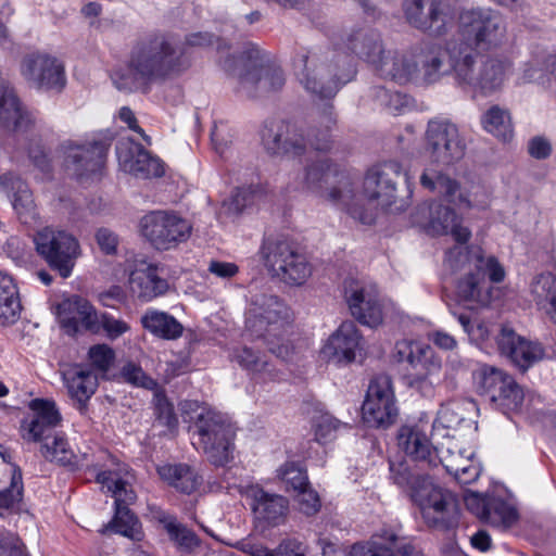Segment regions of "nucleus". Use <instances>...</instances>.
I'll return each mask as SVG.
<instances>
[{"label": "nucleus", "instance_id": "nucleus-52", "mask_svg": "<svg viewBox=\"0 0 556 556\" xmlns=\"http://www.w3.org/2000/svg\"><path fill=\"white\" fill-rule=\"evenodd\" d=\"M121 375L126 382L135 387L151 391L159 389L157 381L148 376L143 369L135 363L129 362L125 364L121 370Z\"/></svg>", "mask_w": 556, "mask_h": 556}, {"label": "nucleus", "instance_id": "nucleus-47", "mask_svg": "<svg viewBox=\"0 0 556 556\" xmlns=\"http://www.w3.org/2000/svg\"><path fill=\"white\" fill-rule=\"evenodd\" d=\"M517 519L516 510L504 500L491 496L484 522L492 526H509Z\"/></svg>", "mask_w": 556, "mask_h": 556}, {"label": "nucleus", "instance_id": "nucleus-32", "mask_svg": "<svg viewBox=\"0 0 556 556\" xmlns=\"http://www.w3.org/2000/svg\"><path fill=\"white\" fill-rule=\"evenodd\" d=\"M60 323L68 334L86 330L92 333L100 331V320L96 308L79 295H72L58 306Z\"/></svg>", "mask_w": 556, "mask_h": 556}, {"label": "nucleus", "instance_id": "nucleus-31", "mask_svg": "<svg viewBox=\"0 0 556 556\" xmlns=\"http://www.w3.org/2000/svg\"><path fill=\"white\" fill-rule=\"evenodd\" d=\"M119 168L138 178L161 177L164 166L160 159L152 156L140 144L121 140L116 144Z\"/></svg>", "mask_w": 556, "mask_h": 556}, {"label": "nucleus", "instance_id": "nucleus-16", "mask_svg": "<svg viewBox=\"0 0 556 556\" xmlns=\"http://www.w3.org/2000/svg\"><path fill=\"white\" fill-rule=\"evenodd\" d=\"M426 149L432 161L443 166H451L460 161L466 151V143L456 124L447 118L435 117L427 125Z\"/></svg>", "mask_w": 556, "mask_h": 556}, {"label": "nucleus", "instance_id": "nucleus-46", "mask_svg": "<svg viewBox=\"0 0 556 556\" xmlns=\"http://www.w3.org/2000/svg\"><path fill=\"white\" fill-rule=\"evenodd\" d=\"M371 94L380 106L393 115L404 113L410 105V99L406 94L392 92L384 87H374Z\"/></svg>", "mask_w": 556, "mask_h": 556}, {"label": "nucleus", "instance_id": "nucleus-48", "mask_svg": "<svg viewBox=\"0 0 556 556\" xmlns=\"http://www.w3.org/2000/svg\"><path fill=\"white\" fill-rule=\"evenodd\" d=\"M473 453L471 451L463 450L458 447L456 443L442 451L441 455H438V464H442L446 471L453 476L464 469V466H469L472 462Z\"/></svg>", "mask_w": 556, "mask_h": 556}, {"label": "nucleus", "instance_id": "nucleus-25", "mask_svg": "<svg viewBox=\"0 0 556 556\" xmlns=\"http://www.w3.org/2000/svg\"><path fill=\"white\" fill-rule=\"evenodd\" d=\"M420 185L429 191L437 192L446 201L465 207L486 205V193L481 186L472 187V191L465 193L458 182L441 170L428 167L420 176Z\"/></svg>", "mask_w": 556, "mask_h": 556}, {"label": "nucleus", "instance_id": "nucleus-3", "mask_svg": "<svg viewBox=\"0 0 556 556\" xmlns=\"http://www.w3.org/2000/svg\"><path fill=\"white\" fill-rule=\"evenodd\" d=\"M390 478L420 507L429 527L451 530L458 525L460 513L456 497L435 484L428 473L413 468L407 460H390Z\"/></svg>", "mask_w": 556, "mask_h": 556}, {"label": "nucleus", "instance_id": "nucleus-7", "mask_svg": "<svg viewBox=\"0 0 556 556\" xmlns=\"http://www.w3.org/2000/svg\"><path fill=\"white\" fill-rule=\"evenodd\" d=\"M293 66L299 84L307 93L320 100L332 99L355 75L349 55L333 51L325 56L303 51L295 56Z\"/></svg>", "mask_w": 556, "mask_h": 556}, {"label": "nucleus", "instance_id": "nucleus-21", "mask_svg": "<svg viewBox=\"0 0 556 556\" xmlns=\"http://www.w3.org/2000/svg\"><path fill=\"white\" fill-rule=\"evenodd\" d=\"M416 222L432 236L451 235L458 243H466L471 231L463 226L462 218L450 206L443 205L438 201H431L418 206L416 212Z\"/></svg>", "mask_w": 556, "mask_h": 556}, {"label": "nucleus", "instance_id": "nucleus-51", "mask_svg": "<svg viewBox=\"0 0 556 556\" xmlns=\"http://www.w3.org/2000/svg\"><path fill=\"white\" fill-rule=\"evenodd\" d=\"M278 478L286 483L287 491L295 493L309 485L306 471L299 467L295 463L289 462L283 464L277 470Z\"/></svg>", "mask_w": 556, "mask_h": 556}, {"label": "nucleus", "instance_id": "nucleus-2", "mask_svg": "<svg viewBox=\"0 0 556 556\" xmlns=\"http://www.w3.org/2000/svg\"><path fill=\"white\" fill-rule=\"evenodd\" d=\"M188 62L178 45L165 35L139 42L131 51L128 66L113 72L114 86L125 92L149 91L153 83L184 72Z\"/></svg>", "mask_w": 556, "mask_h": 556}, {"label": "nucleus", "instance_id": "nucleus-29", "mask_svg": "<svg viewBox=\"0 0 556 556\" xmlns=\"http://www.w3.org/2000/svg\"><path fill=\"white\" fill-rule=\"evenodd\" d=\"M244 495L250 501L258 527H277L285 522L289 511L287 497L267 492L258 484L248 485Z\"/></svg>", "mask_w": 556, "mask_h": 556}, {"label": "nucleus", "instance_id": "nucleus-57", "mask_svg": "<svg viewBox=\"0 0 556 556\" xmlns=\"http://www.w3.org/2000/svg\"><path fill=\"white\" fill-rule=\"evenodd\" d=\"M155 414L157 420L169 429L177 426V417L174 413L172 404L167 401L165 395L157 390L154 393Z\"/></svg>", "mask_w": 556, "mask_h": 556}, {"label": "nucleus", "instance_id": "nucleus-6", "mask_svg": "<svg viewBox=\"0 0 556 556\" xmlns=\"http://www.w3.org/2000/svg\"><path fill=\"white\" fill-rule=\"evenodd\" d=\"M447 76L463 88H470L483 94L500 90L511 73L507 60L489 58L478 60L475 49L456 39L448 41Z\"/></svg>", "mask_w": 556, "mask_h": 556}, {"label": "nucleus", "instance_id": "nucleus-27", "mask_svg": "<svg viewBox=\"0 0 556 556\" xmlns=\"http://www.w3.org/2000/svg\"><path fill=\"white\" fill-rule=\"evenodd\" d=\"M345 300L352 316L361 324L377 327L383 320V305L375 286L350 281L344 288Z\"/></svg>", "mask_w": 556, "mask_h": 556}, {"label": "nucleus", "instance_id": "nucleus-24", "mask_svg": "<svg viewBox=\"0 0 556 556\" xmlns=\"http://www.w3.org/2000/svg\"><path fill=\"white\" fill-rule=\"evenodd\" d=\"M111 141V137L100 136L83 144L67 142L64 146L66 166L79 178L98 174L104 165Z\"/></svg>", "mask_w": 556, "mask_h": 556}, {"label": "nucleus", "instance_id": "nucleus-34", "mask_svg": "<svg viewBox=\"0 0 556 556\" xmlns=\"http://www.w3.org/2000/svg\"><path fill=\"white\" fill-rule=\"evenodd\" d=\"M399 447L422 467L438 465V451L418 426H402L397 432Z\"/></svg>", "mask_w": 556, "mask_h": 556}, {"label": "nucleus", "instance_id": "nucleus-23", "mask_svg": "<svg viewBox=\"0 0 556 556\" xmlns=\"http://www.w3.org/2000/svg\"><path fill=\"white\" fill-rule=\"evenodd\" d=\"M413 540L402 534L400 527H383L369 540L352 545L350 556H417Z\"/></svg>", "mask_w": 556, "mask_h": 556}, {"label": "nucleus", "instance_id": "nucleus-8", "mask_svg": "<svg viewBox=\"0 0 556 556\" xmlns=\"http://www.w3.org/2000/svg\"><path fill=\"white\" fill-rule=\"evenodd\" d=\"M303 188L323 198L331 204L346 211V213L364 225L374 223V213L366 208L359 212L352 179L338 174L334 164L329 159H321L308 164L305 168Z\"/></svg>", "mask_w": 556, "mask_h": 556}, {"label": "nucleus", "instance_id": "nucleus-36", "mask_svg": "<svg viewBox=\"0 0 556 556\" xmlns=\"http://www.w3.org/2000/svg\"><path fill=\"white\" fill-rule=\"evenodd\" d=\"M0 185L12 191V205L21 223L37 224L39 213L28 186L12 173L0 175Z\"/></svg>", "mask_w": 556, "mask_h": 556}, {"label": "nucleus", "instance_id": "nucleus-35", "mask_svg": "<svg viewBox=\"0 0 556 556\" xmlns=\"http://www.w3.org/2000/svg\"><path fill=\"white\" fill-rule=\"evenodd\" d=\"M35 122L34 113L22 105L9 81L0 77V124L13 130H26Z\"/></svg>", "mask_w": 556, "mask_h": 556}, {"label": "nucleus", "instance_id": "nucleus-45", "mask_svg": "<svg viewBox=\"0 0 556 556\" xmlns=\"http://www.w3.org/2000/svg\"><path fill=\"white\" fill-rule=\"evenodd\" d=\"M41 455L49 462H54L62 466H75V455L68 447L66 439L58 433L50 441L40 446Z\"/></svg>", "mask_w": 556, "mask_h": 556}, {"label": "nucleus", "instance_id": "nucleus-39", "mask_svg": "<svg viewBox=\"0 0 556 556\" xmlns=\"http://www.w3.org/2000/svg\"><path fill=\"white\" fill-rule=\"evenodd\" d=\"M231 359L242 369L247 370L254 379L263 382L274 381L279 378L278 371L265 359L258 351L249 346H239L232 350Z\"/></svg>", "mask_w": 556, "mask_h": 556}, {"label": "nucleus", "instance_id": "nucleus-19", "mask_svg": "<svg viewBox=\"0 0 556 556\" xmlns=\"http://www.w3.org/2000/svg\"><path fill=\"white\" fill-rule=\"evenodd\" d=\"M464 33L472 37L476 48L491 49L500 46L506 36L503 16L489 8L465 10L459 16Z\"/></svg>", "mask_w": 556, "mask_h": 556}, {"label": "nucleus", "instance_id": "nucleus-22", "mask_svg": "<svg viewBox=\"0 0 556 556\" xmlns=\"http://www.w3.org/2000/svg\"><path fill=\"white\" fill-rule=\"evenodd\" d=\"M21 75L38 90L60 92L66 85L64 65L47 53L27 54L21 63Z\"/></svg>", "mask_w": 556, "mask_h": 556}, {"label": "nucleus", "instance_id": "nucleus-44", "mask_svg": "<svg viewBox=\"0 0 556 556\" xmlns=\"http://www.w3.org/2000/svg\"><path fill=\"white\" fill-rule=\"evenodd\" d=\"M513 377L505 371L489 365H482L475 372V380L480 391L486 394L490 400H493V395H496L500 391L503 392L508 380Z\"/></svg>", "mask_w": 556, "mask_h": 556}, {"label": "nucleus", "instance_id": "nucleus-43", "mask_svg": "<svg viewBox=\"0 0 556 556\" xmlns=\"http://www.w3.org/2000/svg\"><path fill=\"white\" fill-rule=\"evenodd\" d=\"M481 125L486 132L502 141H510L514 137L510 114L498 105H492L482 114Z\"/></svg>", "mask_w": 556, "mask_h": 556}, {"label": "nucleus", "instance_id": "nucleus-14", "mask_svg": "<svg viewBox=\"0 0 556 556\" xmlns=\"http://www.w3.org/2000/svg\"><path fill=\"white\" fill-rule=\"evenodd\" d=\"M141 236L160 251H168L186 242L192 226L189 220L172 211H153L146 214L139 224Z\"/></svg>", "mask_w": 556, "mask_h": 556}, {"label": "nucleus", "instance_id": "nucleus-30", "mask_svg": "<svg viewBox=\"0 0 556 556\" xmlns=\"http://www.w3.org/2000/svg\"><path fill=\"white\" fill-rule=\"evenodd\" d=\"M496 342L500 352L521 370H527L544 357V348L540 342L517 334L507 325L502 326Z\"/></svg>", "mask_w": 556, "mask_h": 556}, {"label": "nucleus", "instance_id": "nucleus-50", "mask_svg": "<svg viewBox=\"0 0 556 556\" xmlns=\"http://www.w3.org/2000/svg\"><path fill=\"white\" fill-rule=\"evenodd\" d=\"M261 197L262 192L255 186L239 187L232 192L231 197L224 202V206L227 207L230 213L238 214Z\"/></svg>", "mask_w": 556, "mask_h": 556}, {"label": "nucleus", "instance_id": "nucleus-42", "mask_svg": "<svg viewBox=\"0 0 556 556\" xmlns=\"http://www.w3.org/2000/svg\"><path fill=\"white\" fill-rule=\"evenodd\" d=\"M141 324L152 334L166 340L177 339L182 333V325L174 316L156 309H148Z\"/></svg>", "mask_w": 556, "mask_h": 556}, {"label": "nucleus", "instance_id": "nucleus-1", "mask_svg": "<svg viewBox=\"0 0 556 556\" xmlns=\"http://www.w3.org/2000/svg\"><path fill=\"white\" fill-rule=\"evenodd\" d=\"M351 48L380 76L399 85L430 86L447 76L448 41L445 45L421 42L406 51H386L378 35L358 34Z\"/></svg>", "mask_w": 556, "mask_h": 556}, {"label": "nucleus", "instance_id": "nucleus-20", "mask_svg": "<svg viewBox=\"0 0 556 556\" xmlns=\"http://www.w3.org/2000/svg\"><path fill=\"white\" fill-rule=\"evenodd\" d=\"M407 23L430 35H445L453 24V14L443 0H404Z\"/></svg>", "mask_w": 556, "mask_h": 556}, {"label": "nucleus", "instance_id": "nucleus-40", "mask_svg": "<svg viewBox=\"0 0 556 556\" xmlns=\"http://www.w3.org/2000/svg\"><path fill=\"white\" fill-rule=\"evenodd\" d=\"M157 472L169 485L186 494L194 492L203 481L193 468L185 464H166L160 466Z\"/></svg>", "mask_w": 556, "mask_h": 556}, {"label": "nucleus", "instance_id": "nucleus-4", "mask_svg": "<svg viewBox=\"0 0 556 556\" xmlns=\"http://www.w3.org/2000/svg\"><path fill=\"white\" fill-rule=\"evenodd\" d=\"M445 263L454 270L465 269L456 292L459 301L469 308L488 306L494 298L492 283H500L506 277L498 260L479 245L453 247L446 252Z\"/></svg>", "mask_w": 556, "mask_h": 556}, {"label": "nucleus", "instance_id": "nucleus-5", "mask_svg": "<svg viewBox=\"0 0 556 556\" xmlns=\"http://www.w3.org/2000/svg\"><path fill=\"white\" fill-rule=\"evenodd\" d=\"M319 123L323 128L311 127L306 135L295 123L270 118L261 128V142L270 155L300 156L307 147L317 152H328L331 149V127L336 124L333 106L327 102L319 111Z\"/></svg>", "mask_w": 556, "mask_h": 556}, {"label": "nucleus", "instance_id": "nucleus-26", "mask_svg": "<svg viewBox=\"0 0 556 556\" xmlns=\"http://www.w3.org/2000/svg\"><path fill=\"white\" fill-rule=\"evenodd\" d=\"M258 54L257 49L251 52L250 59L255 58V62L247 65L244 72L239 75V90L248 97H261L280 90L286 83L280 67L257 63Z\"/></svg>", "mask_w": 556, "mask_h": 556}, {"label": "nucleus", "instance_id": "nucleus-41", "mask_svg": "<svg viewBox=\"0 0 556 556\" xmlns=\"http://www.w3.org/2000/svg\"><path fill=\"white\" fill-rule=\"evenodd\" d=\"M530 291L538 307L554 318L556 316V275L552 273L536 275L530 283Z\"/></svg>", "mask_w": 556, "mask_h": 556}, {"label": "nucleus", "instance_id": "nucleus-60", "mask_svg": "<svg viewBox=\"0 0 556 556\" xmlns=\"http://www.w3.org/2000/svg\"><path fill=\"white\" fill-rule=\"evenodd\" d=\"M22 305L18 294L13 296L0 298V321L5 324H13L21 314Z\"/></svg>", "mask_w": 556, "mask_h": 556}, {"label": "nucleus", "instance_id": "nucleus-18", "mask_svg": "<svg viewBox=\"0 0 556 556\" xmlns=\"http://www.w3.org/2000/svg\"><path fill=\"white\" fill-rule=\"evenodd\" d=\"M399 408L392 380L388 375L374 377L362 406V418L371 428H388L396 421Z\"/></svg>", "mask_w": 556, "mask_h": 556}, {"label": "nucleus", "instance_id": "nucleus-33", "mask_svg": "<svg viewBox=\"0 0 556 556\" xmlns=\"http://www.w3.org/2000/svg\"><path fill=\"white\" fill-rule=\"evenodd\" d=\"M362 350V336L353 321H344L328 338L321 348L323 356L338 365H348L356 359Z\"/></svg>", "mask_w": 556, "mask_h": 556}, {"label": "nucleus", "instance_id": "nucleus-28", "mask_svg": "<svg viewBox=\"0 0 556 556\" xmlns=\"http://www.w3.org/2000/svg\"><path fill=\"white\" fill-rule=\"evenodd\" d=\"M29 408L33 414L23 420L22 435L27 441L42 445L59 433L55 428L61 424L62 416L51 400L35 399L30 401Z\"/></svg>", "mask_w": 556, "mask_h": 556}, {"label": "nucleus", "instance_id": "nucleus-17", "mask_svg": "<svg viewBox=\"0 0 556 556\" xmlns=\"http://www.w3.org/2000/svg\"><path fill=\"white\" fill-rule=\"evenodd\" d=\"M402 174V165L397 161H387L372 166L366 174L363 182V194H356L353 204L357 203L359 212L369 208L374 213L375 210L370 205H365L364 198L369 201H377L379 205L391 208L395 203L396 195V178Z\"/></svg>", "mask_w": 556, "mask_h": 556}, {"label": "nucleus", "instance_id": "nucleus-49", "mask_svg": "<svg viewBox=\"0 0 556 556\" xmlns=\"http://www.w3.org/2000/svg\"><path fill=\"white\" fill-rule=\"evenodd\" d=\"M546 54H536L529 62L525 63L519 80L526 83H548V66H546Z\"/></svg>", "mask_w": 556, "mask_h": 556}, {"label": "nucleus", "instance_id": "nucleus-13", "mask_svg": "<svg viewBox=\"0 0 556 556\" xmlns=\"http://www.w3.org/2000/svg\"><path fill=\"white\" fill-rule=\"evenodd\" d=\"M198 444L216 466H224L232 457L235 428L222 413L203 408L194 421Z\"/></svg>", "mask_w": 556, "mask_h": 556}, {"label": "nucleus", "instance_id": "nucleus-11", "mask_svg": "<svg viewBox=\"0 0 556 556\" xmlns=\"http://www.w3.org/2000/svg\"><path fill=\"white\" fill-rule=\"evenodd\" d=\"M260 255L268 274L287 285L302 286L312 275L306 256L287 239H265Z\"/></svg>", "mask_w": 556, "mask_h": 556}, {"label": "nucleus", "instance_id": "nucleus-59", "mask_svg": "<svg viewBox=\"0 0 556 556\" xmlns=\"http://www.w3.org/2000/svg\"><path fill=\"white\" fill-rule=\"evenodd\" d=\"M340 427H346V425L341 424L332 416L323 417L316 426L315 440L321 444L333 440Z\"/></svg>", "mask_w": 556, "mask_h": 556}, {"label": "nucleus", "instance_id": "nucleus-63", "mask_svg": "<svg viewBox=\"0 0 556 556\" xmlns=\"http://www.w3.org/2000/svg\"><path fill=\"white\" fill-rule=\"evenodd\" d=\"M0 556H27L20 540L10 532L0 531Z\"/></svg>", "mask_w": 556, "mask_h": 556}, {"label": "nucleus", "instance_id": "nucleus-37", "mask_svg": "<svg viewBox=\"0 0 556 556\" xmlns=\"http://www.w3.org/2000/svg\"><path fill=\"white\" fill-rule=\"evenodd\" d=\"M168 287L167 280L160 275L159 268L152 264H140L129 276L130 291L143 301H151L165 294Z\"/></svg>", "mask_w": 556, "mask_h": 556}, {"label": "nucleus", "instance_id": "nucleus-9", "mask_svg": "<svg viewBox=\"0 0 556 556\" xmlns=\"http://www.w3.org/2000/svg\"><path fill=\"white\" fill-rule=\"evenodd\" d=\"M289 308L276 295L257 296L249 307L245 317V329L251 337L263 338L269 351L283 361H292L294 346L280 338L289 324Z\"/></svg>", "mask_w": 556, "mask_h": 556}, {"label": "nucleus", "instance_id": "nucleus-64", "mask_svg": "<svg viewBox=\"0 0 556 556\" xmlns=\"http://www.w3.org/2000/svg\"><path fill=\"white\" fill-rule=\"evenodd\" d=\"M305 547L295 539H287L273 552V556H305Z\"/></svg>", "mask_w": 556, "mask_h": 556}, {"label": "nucleus", "instance_id": "nucleus-62", "mask_svg": "<svg viewBox=\"0 0 556 556\" xmlns=\"http://www.w3.org/2000/svg\"><path fill=\"white\" fill-rule=\"evenodd\" d=\"M100 329L103 328L110 339H116L129 330V326L122 319H116L109 314L99 317Z\"/></svg>", "mask_w": 556, "mask_h": 556}, {"label": "nucleus", "instance_id": "nucleus-55", "mask_svg": "<svg viewBox=\"0 0 556 556\" xmlns=\"http://www.w3.org/2000/svg\"><path fill=\"white\" fill-rule=\"evenodd\" d=\"M88 358L94 369L105 374L115 359V352L108 344H96L89 349Z\"/></svg>", "mask_w": 556, "mask_h": 556}, {"label": "nucleus", "instance_id": "nucleus-12", "mask_svg": "<svg viewBox=\"0 0 556 556\" xmlns=\"http://www.w3.org/2000/svg\"><path fill=\"white\" fill-rule=\"evenodd\" d=\"M393 356L397 363L407 364L409 387L429 395L440 380L442 369V361L432 348L417 341L402 340L396 342Z\"/></svg>", "mask_w": 556, "mask_h": 556}, {"label": "nucleus", "instance_id": "nucleus-56", "mask_svg": "<svg viewBox=\"0 0 556 556\" xmlns=\"http://www.w3.org/2000/svg\"><path fill=\"white\" fill-rule=\"evenodd\" d=\"M294 501L299 510L306 516H313L317 514L321 506L318 493L309 485L298 491L294 495Z\"/></svg>", "mask_w": 556, "mask_h": 556}, {"label": "nucleus", "instance_id": "nucleus-61", "mask_svg": "<svg viewBox=\"0 0 556 556\" xmlns=\"http://www.w3.org/2000/svg\"><path fill=\"white\" fill-rule=\"evenodd\" d=\"M490 498L491 496L482 495L477 492H467L464 495V502L467 509L482 521L485 517Z\"/></svg>", "mask_w": 556, "mask_h": 556}, {"label": "nucleus", "instance_id": "nucleus-10", "mask_svg": "<svg viewBox=\"0 0 556 556\" xmlns=\"http://www.w3.org/2000/svg\"><path fill=\"white\" fill-rule=\"evenodd\" d=\"M96 480L103 489L106 488L115 500L114 518L104 527L103 532L110 530L132 540H140L138 519L129 509V505L137 498L131 485L134 480L131 472L123 466L114 471L99 472Z\"/></svg>", "mask_w": 556, "mask_h": 556}, {"label": "nucleus", "instance_id": "nucleus-15", "mask_svg": "<svg viewBox=\"0 0 556 556\" xmlns=\"http://www.w3.org/2000/svg\"><path fill=\"white\" fill-rule=\"evenodd\" d=\"M34 242L37 253L59 271L61 277L71 276L79 244L74 236L64 230L46 227L36 232Z\"/></svg>", "mask_w": 556, "mask_h": 556}, {"label": "nucleus", "instance_id": "nucleus-58", "mask_svg": "<svg viewBox=\"0 0 556 556\" xmlns=\"http://www.w3.org/2000/svg\"><path fill=\"white\" fill-rule=\"evenodd\" d=\"M155 414L157 420L169 429L177 426V417L174 413L172 404L167 401L165 395L157 390L154 393Z\"/></svg>", "mask_w": 556, "mask_h": 556}, {"label": "nucleus", "instance_id": "nucleus-38", "mask_svg": "<svg viewBox=\"0 0 556 556\" xmlns=\"http://www.w3.org/2000/svg\"><path fill=\"white\" fill-rule=\"evenodd\" d=\"M63 377L70 397L75 402L77 409L84 413L87 402L98 388V376L92 369L75 366L64 372Z\"/></svg>", "mask_w": 556, "mask_h": 556}, {"label": "nucleus", "instance_id": "nucleus-54", "mask_svg": "<svg viewBox=\"0 0 556 556\" xmlns=\"http://www.w3.org/2000/svg\"><path fill=\"white\" fill-rule=\"evenodd\" d=\"M164 523L170 539L179 546L190 549L199 544L195 534L182 525L176 522L174 518L165 519Z\"/></svg>", "mask_w": 556, "mask_h": 556}, {"label": "nucleus", "instance_id": "nucleus-53", "mask_svg": "<svg viewBox=\"0 0 556 556\" xmlns=\"http://www.w3.org/2000/svg\"><path fill=\"white\" fill-rule=\"evenodd\" d=\"M492 402L498 403L507 409H518L523 402V391L511 378L504 387L503 392L500 391L496 395H493Z\"/></svg>", "mask_w": 556, "mask_h": 556}]
</instances>
